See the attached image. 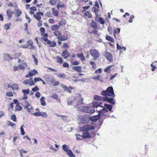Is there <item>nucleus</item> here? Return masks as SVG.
<instances>
[{
  "label": "nucleus",
  "instance_id": "obj_62",
  "mask_svg": "<svg viewBox=\"0 0 157 157\" xmlns=\"http://www.w3.org/2000/svg\"><path fill=\"white\" fill-rule=\"evenodd\" d=\"M83 53H78L77 54V56L78 57L80 58L82 56H83Z\"/></svg>",
  "mask_w": 157,
  "mask_h": 157
},
{
  "label": "nucleus",
  "instance_id": "obj_20",
  "mask_svg": "<svg viewBox=\"0 0 157 157\" xmlns=\"http://www.w3.org/2000/svg\"><path fill=\"white\" fill-rule=\"evenodd\" d=\"M11 88L13 90H18L19 89L18 85L15 83H13L12 85Z\"/></svg>",
  "mask_w": 157,
  "mask_h": 157
},
{
  "label": "nucleus",
  "instance_id": "obj_34",
  "mask_svg": "<svg viewBox=\"0 0 157 157\" xmlns=\"http://www.w3.org/2000/svg\"><path fill=\"white\" fill-rule=\"evenodd\" d=\"M40 116L44 117L47 118L48 117V115L47 113L44 112H40Z\"/></svg>",
  "mask_w": 157,
  "mask_h": 157
},
{
  "label": "nucleus",
  "instance_id": "obj_49",
  "mask_svg": "<svg viewBox=\"0 0 157 157\" xmlns=\"http://www.w3.org/2000/svg\"><path fill=\"white\" fill-rule=\"evenodd\" d=\"M91 33H94V34H95L97 36L99 35V33L98 32V31L97 30H93Z\"/></svg>",
  "mask_w": 157,
  "mask_h": 157
},
{
  "label": "nucleus",
  "instance_id": "obj_5",
  "mask_svg": "<svg viewBox=\"0 0 157 157\" xmlns=\"http://www.w3.org/2000/svg\"><path fill=\"white\" fill-rule=\"evenodd\" d=\"M90 54L95 59L98 58L99 56V52L96 49H91L90 51Z\"/></svg>",
  "mask_w": 157,
  "mask_h": 157
},
{
  "label": "nucleus",
  "instance_id": "obj_36",
  "mask_svg": "<svg viewBox=\"0 0 157 157\" xmlns=\"http://www.w3.org/2000/svg\"><path fill=\"white\" fill-rule=\"evenodd\" d=\"M11 26V23L9 24H6L4 26L5 29L6 30H8L10 29V26Z\"/></svg>",
  "mask_w": 157,
  "mask_h": 157
},
{
  "label": "nucleus",
  "instance_id": "obj_11",
  "mask_svg": "<svg viewBox=\"0 0 157 157\" xmlns=\"http://www.w3.org/2000/svg\"><path fill=\"white\" fill-rule=\"evenodd\" d=\"M25 109H27L29 112L33 113V110H34L33 108L32 107V105H30L28 106H25L24 107Z\"/></svg>",
  "mask_w": 157,
  "mask_h": 157
},
{
  "label": "nucleus",
  "instance_id": "obj_29",
  "mask_svg": "<svg viewBox=\"0 0 157 157\" xmlns=\"http://www.w3.org/2000/svg\"><path fill=\"white\" fill-rule=\"evenodd\" d=\"M106 39L108 40L113 43L114 41L113 38L109 36H106Z\"/></svg>",
  "mask_w": 157,
  "mask_h": 157
},
{
  "label": "nucleus",
  "instance_id": "obj_24",
  "mask_svg": "<svg viewBox=\"0 0 157 157\" xmlns=\"http://www.w3.org/2000/svg\"><path fill=\"white\" fill-rule=\"evenodd\" d=\"M85 16H88V18H90L92 17V15L89 11H86L84 13Z\"/></svg>",
  "mask_w": 157,
  "mask_h": 157
},
{
  "label": "nucleus",
  "instance_id": "obj_17",
  "mask_svg": "<svg viewBox=\"0 0 157 157\" xmlns=\"http://www.w3.org/2000/svg\"><path fill=\"white\" fill-rule=\"evenodd\" d=\"M51 29L52 31L57 30L59 29V26L57 25H54L51 26Z\"/></svg>",
  "mask_w": 157,
  "mask_h": 157
},
{
  "label": "nucleus",
  "instance_id": "obj_35",
  "mask_svg": "<svg viewBox=\"0 0 157 157\" xmlns=\"http://www.w3.org/2000/svg\"><path fill=\"white\" fill-rule=\"evenodd\" d=\"M23 127H24V124H23V125H21L20 128L21 134L22 135H24L25 134V132L24 131V128H23Z\"/></svg>",
  "mask_w": 157,
  "mask_h": 157
},
{
  "label": "nucleus",
  "instance_id": "obj_40",
  "mask_svg": "<svg viewBox=\"0 0 157 157\" xmlns=\"http://www.w3.org/2000/svg\"><path fill=\"white\" fill-rule=\"evenodd\" d=\"M56 115L58 117H60L62 118V120L63 121H66V118L67 117L64 115H60L57 114H56Z\"/></svg>",
  "mask_w": 157,
  "mask_h": 157
},
{
  "label": "nucleus",
  "instance_id": "obj_55",
  "mask_svg": "<svg viewBox=\"0 0 157 157\" xmlns=\"http://www.w3.org/2000/svg\"><path fill=\"white\" fill-rule=\"evenodd\" d=\"M52 98L54 99H57L58 98V96L56 94H53L52 96Z\"/></svg>",
  "mask_w": 157,
  "mask_h": 157
},
{
  "label": "nucleus",
  "instance_id": "obj_58",
  "mask_svg": "<svg viewBox=\"0 0 157 157\" xmlns=\"http://www.w3.org/2000/svg\"><path fill=\"white\" fill-rule=\"evenodd\" d=\"M69 66L68 64L67 63H64L63 64V67H68Z\"/></svg>",
  "mask_w": 157,
  "mask_h": 157
},
{
  "label": "nucleus",
  "instance_id": "obj_23",
  "mask_svg": "<svg viewBox=\"0 0 157 157\" xmlns=\"http://www.w3.org/2000/svg\"><path fill=\"white\" fill-rule=\"evenodd\" d=\"M67 154L70 157H75V156L71 150L67 152Z\"/></svg>",
  "mask_w": 157,
  "mask_h": 157
},
{
  "label": "nucleus",
  "instance_id": "obj_42",
  "mask_svg": "<svg viewBox=\"0 0 157 157\" xmlns=\"http://www.w3.org/2000/svg\"><path fill=\"white\" fill-rule=\"evenodd\" d=\"M10 118L14 121H17L16 117L15 114H13L11 116Z\"/></svg>",
  "mask_w": 157,
  "mask_h": 157
},
{
  "label": "nucleus",
  "instance_id": "obj_57",
  "mask_svg": "<svg viewBox=\"0 0 157 157\" xmlns=\"http://www.w3.org/2000/svg\"><path fill=\"white\" fill-rule=\"evenodd\" d=\"M102 72V69L101 68H99L97 70L95 71V73H101Z\"/></svg>",
  "mask_w": 157,
  "mask_h": 157
},
{
  "label": "nucleus",
  "instance_id": "obj_64",
  "mask_svg": "<svg viewBox=\"0 0 157 157\" xmlns=\"http://www.w3.org/2000/svg\"><path fill=\"white\" fill-rule=\"evenodd\" d=\"M29 9L30 10L33 11H36V7L35 6L31 7Z\"/></svg>",
  "mask_w": 157,
  "mask_h": 157
},
{
  "label": "nucleus",
  "instance_id": "obj_30",
  "mask_svg": "<svg viewBox=\"0 0 157 157\" xmlns=\"http://www.w3.org/2000/svg\"><path fill=\"white\" fill-rule=\"evenodd\" d=\"M55 74L57 75V77L59 78H65L66 77V75L64 74H58L57 73H55Z\"/></svg>",
  "mask_w": 157,
  "mask_h": 157
},
{
  "label": "nucleus",
  "instance_id": "obj_6",
  "mask_svg": "<svg viewBox=\"0 0 157 157\" xmlns=\"http://www.w3.org/2000/svg\"><path fill=\"white\" fill-rule=\"evenodd\" d=\"M104 56L108 60L110 61H113L112 55L109 52H105Z\"/></svg>",
  "mask_w": 157,
  "mask_h": 157
},
{
  "label": "nucleus",
  "instance_id": "obj_45",
  "mask_svg": "<svg viewBox=\"0 0 157 157\" xmlns=\"http://www.w3.org/2000/svg\"><path fill=\"white\" fill-rule=\"evenodd\" d=\"M40 30L41 32V34L43 35L45 31V29L44 27H41L40 29Z\"/></svg>",
  "mask_w": 157,
  "mask_h": 157
},
{
  "label": "nucleus",
  "instance_id": "obj_14",
  "mask_svg": "<svg viewBox=\"0 0 157 157\" xmlns=\"http://www.w3.org/2000/svg\"><path fill=\"white\" fill-rule=\"evenodd\" d=\"M3 57L4 59L7 60H11L12 59V58L10 57V55L7 53L5 54L4 55Z\"/></svg>",
  "mask_w": 157,
  "mask_h": 157
},
{
  "label": "nucleus",
  "instance_id": "obj_26",
  "mask_svg": "<svg viewBox=\"0 0 157 157\" xmlns=\"http://www.w3.org/2000/svg\"><path fill=\"white\" fill-rule=\"evenodd\" d=\"M93 79L95 80H98L101 81V82L103 81V78L99 75H98V76L96 77H95L93 78Z\"/></svg>",
  "mask_w": 157,
  "mask_h": 157
},
{
  "label": "nucleus",
  "instance_id": "obj_2",
  "mask_svg": "<svg viewBox=\"0 0 157 157\" xmlns=\"http://www.w3.org/2000/svg\"><path fill=\"white\" fill-rule=\"evenodd\" d=\"M94 128V127L90 125H87L81 127L79 130L82 131V135L80 134H75V136L78 140H82V138H89L91 136L89 133V131H91Z\"/></svg>",
  "mask_w": 157,
  "mask_h": 157
},
{
  "label": "nucleus",
  "instance_id": "obj_12",
  "mask_svg": "<svg viewBox=\"0 0 157 157\" xmlns=\"http://www.w3.org/2000/svg\"><path fill=\"white\" fill-rule=\"evenodd\" d=\"M27 66V64L26 63L24 62L22 63V65H18V68L19 69L23 70L25 69V67Z\"/></svg>",
  "mask_w": 157,
  "mask_h": 157
},
{
  "label": "nucleus",
  "instance_id": "obj_21",
  "mask_svg": "<svg viewBox=\"0 0 157 157\" xmlns=\"http://www.w3.org/2000/svg\"><path fill=\"white\" fill-rule=\"evenodd\" d=\"M52 13L55 16H57L58 15L59 12L57 10H55L54 8L52 9Z\"/></svg>",
  "mask_w": 157,
  "mask_h": 157
},
{
  "label": "nucleus",
  "instance_id": "obj_3",
  "mask_svg": "<svg viewBox=\"0 0 157 157\" xmlns=\"http://www.w3.org/2000/svg\"><path fill=\"white\" fill-rule=\"evenodd\" d=\"M101 102H96L93 105V106L94 107L97 108L98 107H101L102 108V109L101 110H99L98 109H97V111H98L99 114L100 115H102L103 113L108 112L107 109L106 108H104L102 105H101Z\"/></svg>",
  "mask_w": 157,
  "mask_h": 157
},
{
  "label": "nucleus",
  "instance_id": "obj_48",
  "mask_svg": "<svg viewBox=\"0 0 157 157\" xmlns=\"http://www.w3.org/2000/svg\"><path fill=\"white\" fill-rule=\"evenodd\" d=\"M56 45V43L55 42L52 41V42L51 44L50 45V47H54Z\"/></svg>",
  "mask_w": 157,
  "mask_h": 157
},
{
  "label": "nucleus",
  "instance_id": "obj_54",
  "mask_svg": "<svg viewBox=\"0 0 157 157\" xmlns=\"http://www.w3.org/2000/svg\"><path fill=\"white\" fill-rule=\"evenodd\" d=\"M6 95L9 97H12L13 94L12 92H8L6 93Z\"/></svg>",
  "mask_w": 157,
  "mask_h": 157
},
{
  "label": "nucleus",
  "instance_id": "obj_32",
  "mask_svg": "<svg viewBox=\"0 0 157 157\" xmlns=\"http://www.w3.org/2000/svg\"><path fill=\"white\" fill-rule=\"evenodd\" d=\"M117 49L121 50L122 49L123 50H125L126 49V48L124 47H121L120 46L119 44L117 43Z\"/></svg>",
  "mask_w": 157,
  "mask_h": 157
},
{
  "label": "nucleus",
  "instance_id": "obj_1",
  "mask_svg": "<svg viewBox=\"0 0 157 157\" xmlns=\"http://www.w3.org/2000/svg\"><path fill=\"white\" fill-rule=\"evenodd\" d=\"M101 94L105 97H100L96 95L94 96V98L98 101H107L113 105L115 104V100L113 98L115 97L116 95L114 93L112 86L108 87L106 90L103 91Z\"/></svg>",
  "mask_w": 157,
  "mask_h": 157
},
{
  "label": "nucleus",
  "instance_id": "obj_9",
  "mask_svg": "<svg viewBox=\"0 0 157 157\" xmlns=\"http://www.w3.org/2000/svg\"><path fill=\"white\" fill-rule=\"evenodd\" d=\"M100 115L99 114L93 116L90 118V119L91 121H95L98 120L100 118Z\"/></svg>",
  "mask_w": 157,
  "mask_h": 157
},
{
  "label": "nucleus",
  "instance_id": "obj_4",
  "mask_svg": "<svg viewBox=\"0 0 157 157\" xmlns=\"http://www.w3.org/2000/svg\"><path fill=\"white\" fill-rule=\"evenodd\" d=\"M44 15V13L43 12H36V14L33 15V16L39 22L37 24V26L39 27L41 26L42 24L41 23L42 21H39L41 19V17L40 15L43 16Z\"/></svg>",
  "mask_w": 157,
  "mask_h": 157
},
{
  "label": "nucleus",
  "instance_id": "obj_41",
  "mask_svg": "<svg viewBox=\"0 0 157 157\" xmlns=\"http://www.w3.org/2000/svg\"><path fill=\"white\" fill-rule=\"evenodd\" d=\"M90 64L92 65L93 68L94 69L96 68V65L94 62L91 61L90 62Z\"/></svg>",
  "mask_w": 157,
  "mask_h": 157
},
{
  "label": "nucleus",
  "instance_id": "obj_61",
  "mask_svg": "<svg viewBox=\"0 0 157 157\" xmlns=\"http://www.w3.org/2000/svg\"><path fill=\"white\" fill-rule=\"evenodd\" d=\"M98 9L95 8L94 7H93L92 10V11L95 13H97V12L98 11Z\"/></svg>",
  "mask_w": 157,
  "mask_h": 157
},
{
  "label": "nucleus",
  "instance_id": "obj_38",
  "mask_svg": "<svg viewBox=\"0 0 157 157\" xmlns=\"http://www.w3.org/2000/svg\"><path fill=\"white\" fill-rule=\"evenodd\" d=\"M57 63H62L63 62V60L59 56H58L57 57Z\"/></svg>",
  "mask_w": 157,
  "mask_h": 157
},
{
  "label": "nucleus",
  "instance_id": "obj_53",
  "mask_svg": "<svg viewBox=\"0 0 157 157\" xmlns=\"http://www.w3.org/2000/svg\"><path fill=\"white\" fill-rule=\"evenodd\" d=\"M95 110L94 109H91L90 107L89 108V113H93L95 112Z\"/></svg>",
  "mask_w": 157,
  "mask_h": 157
},
{
  "label": "nucleus",
  "instance_id": "obj_16",
  "mask_svg": "<svg viewBox=\"0 0 157 157\" xmlns=\"http://www.w3.org/2000/svg\"><path fill=\"white\" fill-rule=\"evenodd\" d=\"M72 69L78 72H81L82 68L80 66H74L72 67Z\"/></svg>",
  "mask_w": 157,
  "mask_h": 157
},
{
  "label": "nucleus",
  "instance_id": "obj_52",
  "mask_svg": "<svg viewBox=\"0 0 157 157\" xmlns=\"http://www.w3.org/2000/svg\"><path fill=\"white\" fill-rule=\"evenodd\" d=\"M39 90V89L37 86H36L32 89V91L34 92H35L36 91Z\"/></svg>",
  "mask_w": 157,
  "mask_h": 157
},
{
  "label": "nucleus",
  "instance_id": "obj_51",
  "mask_svg": "<svg viewBox=\"0 0 157 157\" xmlns=\"http://www.w3.org/2000/svg\"><path fill=\"white\" fill-rule=\"evenodd\" d=\"M34 84H35V83L33 82V78H30V83H29V85H30V86H31L33 85Z\"/></svg>",
  "mask_w": 157,
  "mask_h": 157
},
{
  "label": "nucleus",
  "instance_id": "obj_50",
  "mask_svg": "<svg viewBox=\"0 0 157 157\" xmlns=\"http://www.w3.org/2000/svg\"><path fill=\"white\" fill-rule=\"evenodd\" d=\"M30 79L25 80L24 82V83L26 85L29 84L30 83Z\"/></svg>",
  "mask_w": 157,
  "mask_h": 157
},
{
  "label": "nucleus",
  "instance_id": "obj_63",
  "mask_svg": "<svg viewBox=\"0 0 157 157\" xmlns=\"http://www.w3.org/2000/svg\"><path fill=\"white\" fill-rule=\"evenodd\" d=\"M108 30L110 33H112V29L111 27L109 26V27H108Z\"/></svg>",
  "mask_w": 157,
  "mask_h": 157
},
{
  "label": "nucleus",
  "instance_id": "obj_33",
  "mask_svg": "<svg viewBox=\"0 0 157 157\" xmlns=\"http://www.w3.org/2000/svg\"><path fill=\"white\" fill-rule=\"evenodd\" d=\"M15 11L17 17H19L21 13V11L19 9H15Z\"/></svg>",
  "mask_w": 157,
  "mask_h": 157
},
{
  "label": "nucleus",
  "instance_id": "obj_28",
  "mask_svg": "<svg viewBox=\"0 0 157 157\" xmlns=\"http://www.w3.org/2000/svg\"><path fill=\"white\" fill-rule=\"evenodd\" d=\"M53 33L55 36L57 37V39L61 34V33L58 30L55 31Z\"/></svg>",
  "mask_w": 157,
  "mask_h": 157
},
{
  "label": "nucleus",
  "instance_id": "obj_60",
  "mask_svg": "<svg viewBox=\"0 0 157 157\" xmlns=\"http://www.w3.org/2000/svg\"><path fill=\"white\" fill-rule=\"evenodd\" d=\"M27 43H28L29 45L31 46V47L30 48H33L34 47V46H33V42L32 41H30L27 42Z\"/></svg>",
  "mask_w": 157,
  "mask_h": 157
},
{
  "label": "nucleus",
  "instance_id": "obj_18",
  "mask_svg": "<svg viewBox=\"0 0 157 157\" xmlns=\"http://www.w3.org/2000/svg\"><path fill=\"white\" fill-rule=\"evenodd\" d=\"M45 98L44 97H42L40 99L41 105L42 106H45L46 105V103L45 101Z\"/></svg>",
  "mask_w": 157,
  "mask_h": 157
},
{
  "label": "nucleus",
  "instance_id": "obj_56",
  "mask_svg": "<svg viewBox=\"0 0 157 157\" xmlns=\"http://www.w3.org/2000/svg\"><path fill=\"white\" fill-rule=\"evenodd\" d=\"M35 96L36 97L39 98L40 97V93L38 92L37 91L35 94Z\"/></svg>",
  "mask_w": 157,
  "mask_h": 157
},
{
  "label": "nucleus",
  "instance_id": "obj_10",
  "mask_svg": "<svg viewBox=\"0 0 157 157\" xmlns=\"http://www.w3.org/2000/svg\"><path fill=\"white\" fill-rule=\"evenodd\" d=\"M13 13V12L10 10L9 9L6 10V14L8 16V19H10L12 16V15Z\"/></svg>",
  "mask_w": 157,
  "mask_h": 157
},
{
  "label": "nucleus",
  "instance_id": "obj_59",
  "mask_svg": "<svg viewBox=\"0 0 157 157\" xmlns=\"http://www.w3.org/2000/svg\"><path fill=\"white\" fill-rule=\"evenodd\" d=\"M112 66H109L106 67L104 70V71L105 72H107L109 70V69Z\"/></svg>",
  "mask_w": 157,
  "mask_h": 157
},
{
  "label": "nucleus",
  "instance_id": "obj_7",
  "mask_svg": "<svg viewBox=\"0 0 157 157\" xmlns=\"http://www.w3.org/2000/svg\"><path fill=\"white\" fill-rule=\"evenodd\" d=\"M89 107L81 106L78 108L77 109L79 111L83 112L86 113H89Z\"/></svg>",
  "mask_w": 157,
  "mask_h": 157
},
{
  "label": "nucleus",
  "instance_id": "obj_47",
  "mask_svg": "<svg viewBox=\"0 0 157 157\" xmlns=\"http://www.w3.org/2000/svg\"><path fill=\"white\" fill-rule=\"evenodd\" d=\"M7 123L8 124V125L12 127H13V126H15V124L9 121H7Z\"/></svg>",
  "mask_w": 157,
  "mask_h": 157
},
{
  "label": "nucleus",
  "instance_id": "obj_13",
  "mask_svg": "<svg viewBox=\"0 0 157 157\" xmlns=\"http://www.w3.org/2000/svg\"><path fill=\"white\" fill-rule=\"evenodd\" d=\"M90 26L94 29H97L98 28L96 23L94 21H92V23L90 24Z\"/></svg>",
  "mask_w": 157,
  "mask_h": 157
},
{
  "label": "nucleus",
  "instance_id": "obj_15",
  "mask_svg": "<svg viewBox=\"0 0 157 157\" xmlns=\"http://www.w3.org/2000/svg\"><path fill=\"white\" fill-rule=\"evenodd\" d=\"M61 86L65 89V91L68 92L69 93H71V90L66 85L64 84L61 85Z\"/></svg>",
  "mask_w": 157,
  "mask_h": 157
},
{
  "label": "nucleus",
  "instance_id": "obj_39",
  "mask_svg": "<svg viewBox=\"0 0 157 157\" xmlns=\"http://www.w3.org/2000/svg\"><path fill=\"white\" fill-rule=\"evenodd\" d=\"M98 21L101 24H104L105 23L104 20L102 17H99L98 18Z\"/></svg>",
  "mask_w": 157,
  "mask_h": 157
},
{
  "label": "nucleus",
  "instance_id": "obj_44",
  "mask_svg": "<svg viewBox=\"0 0 157 157\" xmlns=\"http://www.w3.org/2000/svg\"><path fill=\"white\" fill-rule=\"evenodd\" d=\"M22 109V108L19 105H17L16 107L15 110H21Z\"/></svg>",
  "mask_w": 157,
  "mask_h": 157
},
{
  "label": "nucleus",
  "instance_id": "obj_19",
  "mask_svg": "<svg viewBox=\"0 0 157 157\" xmlns=\"http://www.w3.org/2000/svg\"><path fill=\"white\" fill-rule=\"evenodd\" d=\"M105 106L109 109V111H112V109H113V105H109L105 104L104 105Z\"/></svg>",
  "mask_w": 157,
  "mask_h": 157
},
{
  "label": "nucleus",
  "instance_id": "obj_46",
  "mask_svg": "<svg viewBox=\"0 0 157 157\" xmlns=\"http://www.w3.org/2000/svg\"><path fill=\"white\" fill-rule=\"evenodd\" d=\"M34 81L35 82H36L39 81H42V79L40 78H34Z\"/></svg>",
  "mask_w": 157,
  "mask_h": 157
},
{
  "label": "nucleus",
  "instance_id": "obj_22",
  "mask_svg": "<svg viewBox=\"0 0 157 157\" xmlns=\"http://www.w3.org/2000/svg\"><path fill=\"white\" fill-rule=\"evenodd\" d=\"M62 148L63 150L66 152H67L69 150V147L66 144L63 145L62 146Z\"/></svg>",
  "mask_w": 157,
  "mask_h": 157
},
{
  "label": "nucleus",
  "instance_id": "obj_31",
  "mask_svg": "<svg viewBox=\"0 0 157 157\" xmlns=\"http://www.w3.org/2000/svg\"><path fill=\"white\" fill-rule=\"evenodd\" d=\"M31 76L35 75L37 73V71L35 69L33 70H31L30 72H29Z\"/></svg>",
  "mask_w": 157,
  "mask_h": 157
},
{
  "label": "nucleus",
  "instance_id": "obj_43",
  "mask_svg": "<svg viewBox=\"0 0 157 157\" xmlns=\"http://www.w3.org/2000/svg\"><path fill=\"white\" fill-rule=\"evenodd\" d=\"M32 114L36 117H38L40 116V114L41 113L40 112L38 111V112H36L35 113H32Z\"/></svg>",
  "mask_w": 157,
  "mask_h": 157
},
{
  "label": "nucleus",
  "instance_id": "obj_25",
  "mask_svg": "<svg viewBox=\"0 0 157 157\" xmlns=\"http://www.w3.org/2000/svg\"><path fill=\"white\" fill-rule=\"evenodd\" d=\"M82 103H83L82 98H79L77 100L76 104L77 105H79Z\"/></svg>",
  "mask_w": 157,
  "mask_h": 157
},
{
  "label": "nucleus",
  "instance_id": "obj_27",
  "mask_svg": "<svg viewBox=\"0 0 157 157\" xmlns=\"http://www.w3.org/2000/svg\"><path fill=\"white\" fill-rule=\"evenodd\" d=\"M67 37H62V34L58 38V39L59 40L63 41L64 40H67Z\"/></svg>",
  "mask_w": 157,
  "mask_h": 157
},
{
  "label": "nucleus",
  "instance_id": "obj_8",
  "mask_svg": "<svg viewBox=\"0 0 157 157\" xmlns=\"http://www.w3.org/2000/svg\"><path fill=\"white\" fill-rule=\"evenodd\" d=\"M70 54L68 52V50H64L62 53V56L64 57L65 59H67L68 57H69Z\"/></svg>",
  "mask_w": 157,
  "mask_h": 157
},
{
  "label": "nucleus",
  "instance_id": "obj_37",
  "mask_svg": "<svg viewBox=\"0 0 157 157\" xmlns=\"http://www.w3.org/2000/svg\"><path fill=\"white\" fill-rule=\"evenodd\" d=\"M29 89H27V90H22V92L24 94H29Z\"/></svg>",
  "mask_w": 157,
  "mask_h": 157
}]
</instances>
